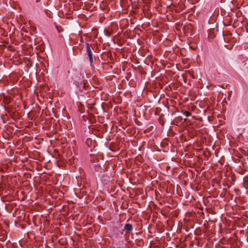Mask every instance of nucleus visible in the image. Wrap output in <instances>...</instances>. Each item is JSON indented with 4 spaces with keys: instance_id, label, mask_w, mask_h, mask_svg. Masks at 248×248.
<instances>
[{
    "instance_id": "obj_1",
    "label": "nucleus",
    "mask_w": 248,
    "mask_h": 248,
    "mask_svg": "<svg viewBox=\"0 0 248 248\" xmlns=\"http://www.w3.org/2000/svg\"><path fill=\"white\" fill-rule=\"evenodd\" d=\"M133 228V225L130 223L125 224L124 226V230L128 232L132 231Z\"/></svg>"
},
{
    "instance_id": "obj_2",
    "label": "nucleus",
    "mask_w": 248,
    "mask_h": 248,
    "mask_svg": "<svg viewBox=\"0 0 248 248\" xmlns=\"http://www.w3.org/2000/svg\"><path fill=\"white\" fill-rule=\"evenodd\" d=\"M86 48L87 54L92 53V50L93 48L91 47V45H90L89 43L86 44Z\"/></svg>"
},
{
    "instance_id": "obj_3",
    "label": "nucleus",
    "mask_w": 248,
    "mask_h": 248,
    "mask_svg": "<svg viewBox=\"0 0 248 248\" xmlns=\"http://www.w3.org/2000/svg\"><path fill=\"white\" fill-rule=\"evenodd\" d=\"M87 55H88V59L89 60L90 62L91 63H92L93 62V61L92 53H90V54H88Z\"/></svg>"
},
{
    "instance_id": "obj_4",
    "label": "nucleus",
    "mask_w": 248,
    "mask_h": 248,
    "mask_svg": "<svg viewBox=\"0 0 248 248\" xmlns=\"http://www.w3.org/2000/svg\"><path fill=\"white\" fill-rule=\"evenodd\" d=\"M86 143L88 146L90 147L92 143V140L90 138H88L86 140Z\"/></svg>"
},
{
    "instance_id": "obj_5",
    "label": "nucleus",
    "mask_w": 248,
    "mask_h": 248,
    "mask_svg": "<svg viewBox=\"0 0 248 248\" xmlns=\"http://www.w3.org/2000/svg\"><path fill=\"white\" fill-rule=\"evenodd\" d=\"M184 115L188 117L191 115V113L187 111H185L183 112Z\"/></svg>"
},
{
    "instance_id": "obj_6",
    "label": "nucleus",
    "mask_w": 248,
    "mask_h": 248,
    "mask_svg": "<svg viewBox=\"0 0 248 248\" xmlns=\"http://www.w3.org/2000/svg\"><path fill=\"white\" fill-rule=\"evenodd\" d=\"M56 28H57V29L58 30V31L59 32H61V31H62V29H61V27H60V29H59V27L58 26H56Z\"/></svg>"
},
{
    "instance_id": "obj_7",
    "label": "nucleus",
    "mask_w": 248,
    "mask_h": 248,
    "mask_svg": "<svg viewBox=\"0 0 248 248\" xmlns=\"http://www.w3.org/2000/svg\"><path fill=\"white\" fill-rule=\"evenodd\" d=\"M56 28H57V29L58 30V31L59 32H61V31H62V29H61V27H60V29H59V27L58 26H56Z\"/></svg>"
}]
</instances>
